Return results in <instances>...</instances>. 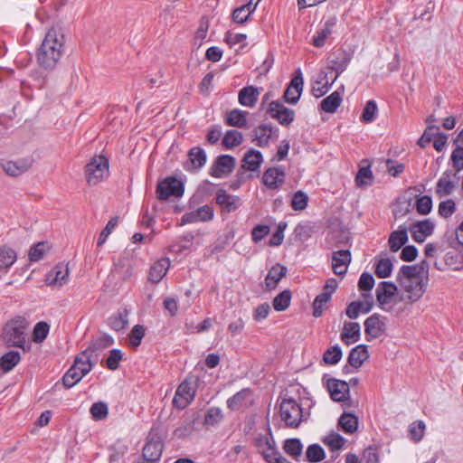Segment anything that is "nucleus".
<instances>
[{"label": "nucleus", "mask_w": 463, "mask_h": 463, "mask_svg": "<svg viewBox=\"0 0 463 463\" xmlns=\"http://www.w3.org/2000/svg\"><path fill=\"white\" fill-rule=\"evenodd\" d=\"M63 44V34L54 29L49 30L37 52L39 65L45 70L53 69L61 57Z\"/></svg>", "instance_id": "1"}, {"label": "nucleus", "mask_w": 463, "mask_h": 463, "mask_svg": "<svg viewBox=\"0 0 463 463\" xmlns=\"http://www.w3.org/2000/svg\"><path fill=\"white\" fill-rule=\"evenodd\" d=\"M29 322L24 317L17 316L9 320L4 326L2 340L8 347L24 350Z\"/></svg>", "instance_id": "2"}, {"label": "nucleus", "mask_w": 463, "mask_h": 463, "mask_svg": "<svg viewBox=\"0 0 463 463\" xmlns=\"http://www.w3.org/2000/svg\"><path fill=\"white\" fill-rule=\"evenodd\" d=\"M288 394V391L286 392L279 405L280 417L287 426L297 428L303 420L302 409L297 401Z\"/></svg>", "instance_id": "3"}, {"label": "nucleus", "mask_w": 463, "mask_h": 463, "mask_svg": "<svg viewBox=\"0 0 463 463\" xmlns=\"http://www.w3.org/2000/svg\"><path fill=\"white\" fill-rule=\"evenodd\" d=\"M196 392V381L192 378L185 379L175 391L173 405L178 410L185 409L194 401Z\"/></svg>", "instance_id": "4"}, {"label": "nucleus", "mask_w": 463, "mask_h": 463, "mask_svg": "<svg viewBox=\"0 0 463 463\" xmlns=\"http://www.w3.org/2000/svg\"><path fill=\"white\" fill-rule=\"evenodd\" d=\"M86 179L89 184L93 185L109 175V161L103 156H96L85 167Z\"/></svg>", "instance_id": "5"}, {"label": "nucleus", "mask_w": 463, "mask_h": 463, "mask_svg": "<svg viewBox=\"0 0 463 463\" xmlns=\"http://www.w3.org/2000/svg\"><path fill=\"white\" fill-rule=\"evenodd\" d=\"M33 159L31 157L17 158L15 160L0 161V167L10 177H18L29 171L33 166Z\"/></svg>", "instance_id": "6"}, {"label": "nucleus", "mask_w": 463, "mask_h": 463, "mask_svg": "<svg viewBox=\"0 0 463 463\" xmlns=\"http://www.w3.org/2000/svg\"><path fill=\"white\" fill-rule=\"evenodd\" d=\"M184 184L175 177H167L157 184L156 194L161 201L171 196L180 197L184 194Z\"/></svg>", "instance_id": "7"}, {"label": "nucleus", "mask_w": 463, "mask_h": 463, "mask_svg": "<svg viewBox=\"0 0 463 463\" xmlns=\"http://www.w3.org/2000/svg\"><path fill=\"white\" fill-rule=\"evenodd\" d=\"M163 450L164 443L159 436L147 438V440L143 447V459L141 461H146V463H158Z\"/></svg>", "instance_id": "8"}, {"label": "nucleus", "mask_w": 463, "mask_h": 463, "mask_svg": "<svg viewBox=\"0 0 463 463\" xmlns=\"http://www.w3.org/2000/svg\"><path fill=\"white\" fill-rule=\"evenodd\" d=\"M323 382L333 401L344 402L347 399L350 389L346 382L335 378H327L326 374L323 376Z\"/></svg>", "instance_id": "9"}, {"label": "nucleus", "mask_w": 463, "mask_h": 463, "mask_svg": "<svg viewBox=\"0 0 463 463\" xmlns=\"http://www.w3.org/2000/svg\"><path fill=\"white\" fill-rule=\"evenodd\" d=\"M351 59L352 55L343 49L335 51L328 57V69L335 72L334 80H335L339 75L346 70Z\"/></svg>", "instance_id": "10"}, {"label": "nucleus", "mask_w": 463, "mask_h": 463, "mask_svg": "<svg viewBox=\"0 0 463 463\" xmlns=\"http://www.w3.org/2000/svg\"><path fill=\"white\" fill-rule=\"evenodd\" d=\"M304 87V80L302 76V72L300 69H298L296 71V75L290 80L288 86L283 94V99L285 102L288 104H297L300 99V96L303 91Z\"/></svg>", "instance_id": "11"}, {"label": "nucleus", "mask_w": 463, "mask_h": 463, "mask_svg": "<svg viewBox=\"0 0 463 463\" xmlns=\"http://www.w3.org/2000/svg\"><path fill=\"white\" fill-rule=\"evenodd\" d=\"M458 174L451 169L446 170L436 184V194L439 197L448 196L456 189L458 181Z\"/></svg>", "instance_id": "12"}, {"label": "nucleus", "mask_w": 463, "mask_h": 463, "mask_svg": "<svg viewBox=\"0 0 463 463\" xmlns=\"http://www.w3.org/2000/svg\"><path fill=\"white\" fill-rule=\"evenodd\" d=\"M268 112L272 118L277 119L283 126H288L295 118L294 110L285 107L278 100L269 103Z\"/></svg>", "instance_id": "13"}, {"label": "nucleus", "mask_w": 463, "mask_h": 463, "mask_svg": "<svg viewBox=\"0 0 463 463\" xmlns=\"http://www.w3.org/2000/svg\"><path fill=\"white\" fill-rule=\"evenodd\" d=\"M235 166V158L230 155L217 156L213 164L210 175L216 178H222L230 175Z\"/></svg>", "instance_id": "14"}, {"label": "nucleus", "mask_w": 463, "mask_h": 463, "mask_svg": "<svg viewBox=\"0 0 463 463\" xmlns=\"http://www.w3.org/2000/svg\"><path fill=\"white\" fill-rule=\"evenodd\" d=\"M70 270L67 264L59 263L52 269L45 277V282L49 286L61 288L69 281Z\"/></svg>", "instance_id": "15"}, {"label": "nucleus", "mask_w": 463, "mask_h": 463, "mask_svg": "<svg viewBox=\"0 0 463 463\" xmlns=\"http://www.w3.org/2000/svg\"><path fill=\"white\" fill-rule=\"evenodd\" d=\"M400 285L405 293L402 298L411 303L417 302L426 290V284L423 282L422 279L407 282L403 281Z\"/></svg>", "instance_id": "16"}, {"label": "nucleus", "mask_w": 463, "mask_h": 463, "mask_svg": "<svg viewBox=\"0 0 463 463\" xmlns=\"http://www.w3.org/2000/svg\"><path fill=\"white\" fill-rule=\"evenodd\" d=\"M255 445L267 462H270L274 457L280 453L273 436H258L255 439Z\"/></svg>", "instance_id": "17"}, {"label": "nucleus", "mask_w": 463, "mask_h": 463, "mask_svg": "<svg viewBox=\"0 0 463 463\" xmlns=\"http://www.w3.org/2000/svg\"><path fill=\"white\" fill-rule=\"evenodd\" d=\"M435 224L430 219L412 222L408 228L413 240L417 242H423L425 239L431 235Z\"/></svg>", "instance_id": "18"}, {"label": "nucleus", "mask_w": 463, "mask_h": 463, "mask_svg": "<svg viewBox=\"0 0 463 463\" xmlns=\"http://www.w3.org/2000/svg\"><path fill=\"white\" fill-rule=\"evenodd\" d=\"M188 160L184 167L188 172H197L206 163L207 156L205 151L200 146L192 147L187 154Z\"/></svg>", "instance_id": "19"}, {"label": "nucleus", "mask_w": 463, "mask_h": 463, "mask_svg": "<svg viewBox=\"0 0 463 463\" xmlns=\"http://www.w3.org/2000/svg\"><path fill=\"white\" fill-rule=\"evenodd\" d=\"M364 331L368 341L372 338H378L385 331V322L380 315L373 314L364 321Z\"/></svg>", "instance_id": "20"}, {"label": "nucleus", "mask_w": 463, "mask_h": 463, "mask_svg": "<svg viewBox=\"0 0 463 463\" xmlns=\"http://www.w3.org/2000/svg\"><path fill=\"white\" fill-rule=\"evenodd\" d=\"M285 172L280 167L268 168L262 175V182L269 189H279L285 182Z\"/></svg>", "instance_id": "21"}, {"label": "nucleus", "mask_w": 463, "mask_h": 463, "mask_svg": "<svg viewBox=\"0 0 463 463\" xmlns=\"http://www.w3.org/2000/svg\"><path fill=\"white\" fill-rule=\"evenodd\" d=\"M213 217V208L209 205H203L197 210L186 213L182 216L181 223H193L196 222H208Z\"/></svg>", "instance_id": "22"}, {"label": "nucleus", "mask_w": 463, "mask_h": 463, "mask_svg": "<svg viewBox=\"0 0 463 463\" xmlns=\"http://www.w3.org/2000/svg\"><path fill=\"white\" fill-rule=\"evenodd\" d=\"M350 262L351 253L348 250H341L333 252L332 269L335 274L345 275Z\"/></svg>", "instance_id": "23"}, {"label": "nucleus", "mask_w": 463, "mask_h": 463, "mask_svg": "<svg viewBox=\"0 0 463 463\" xmlns=\"http://www.w3.org/2000/svg\"><path fill=\"white\" fill-rule=\"evenodd\" d=\"M251 391L242 389L227 400V406L232 411H239L247 408L251 403Z\"/></svg>", "instance_id": "24"}, {"label": "nucleus", "mask_w": 463, "mask_h": 463, "mask_svg": "<svg viewBox=\"0 0 463 463\" xmlns=\"http://www.w3.org/2000/svg\"><path fill=\"white\" fill-rule=\"evenodd\" d=\"M113 343L114 340L111 336L108 335H100L93 339L89 347L85 349V351L90 354V355L94 359V361L98 362L101 352L106 348L109 347L110 345H112Z\"/></svg>", "instance_id": "25"}, {"label": "nucleus", "mask_w": 463, "mask_h": 463, "mask_svg": "<svg viewBox=\"0 0 463 463\" xmlns=\"http://www.w3.org/2000/svg\"><path fill=\"white\" fill-rule=\"evenodd\" d=\"M262 88L247 86L242 88L238 94V100L241 106L253 108L260 94Z\"/></svg>", "instance_id": "26"}, {"label": "nucleus", "mask_w": 463, "mask_h": 463, "mask_svg": "<svg viewBox=\"0 0 463 463\" xmlns=\"http://www.w3.org/2000/svg\"><path fill=\"white\" fill-rule=\"evenodd\" d=\"M361 335V326L357 322H345L340 338L343 343L349 345L357 342Z\"/></svg>", "instance_id": "27"}, {"label": "nucleus", "mask_w": 463, "mask_h": 463, "mask_svg": "<svg viewBox=\"0 0 463 463\" xmlns=\"http://www.w3.org/2000/svg\"><path fill=\"white\" fill-rule=\"evenodd\" d=\"M287 271V268L279 263L272 266L265 278V288L267 290H272L276 288L278 283L281 280L282 278L286 276Z\"/></svg>", "instance_id": "28"}, {"label": "nucleus", "mask_w": 463, "mask_h": 463, "mask_svg": "<svg viewBox=\"0 0 463 463\" xmlns=\"http://www.w3.org/2000/svg\"><path fill=\"white\" fill-rule=\"evenodd\" d=\"M262 162V154L259 150L251 148L245 153L241 160V167L245 170L255 172L259 170Z\"/></svg>", "instance_id": "29"}, {"label": "nucleus", "mask_w": 463, "mask_h": 463, "mask_svg": "<svg viewBox=\"0 0 463 463\" xmlns=\"http://www.w3.org/2000/svg\"><path fill=\"white\" fill-rule=\"evenodd\" d=\"M239 201L238 196L229 194L225 190L220 189L216 193V203L228 213L234 212L238 208Z\"/></svg>", "instance_id": "30"}, {"label": "nucleus", "mask_w": 463, "mask_h": 463, "mask_svg": "<svg viewBox=\"0 0 463 463\" xmlns=\"http://www.w3.org/2000/svg\"><path fill=\"white\" fill-rule=\"evenodd\" d=\"M336 24V18L332 17L326 21L323 27L318 30L313 36L312 44L315 47H323L326 43V38L333 33V28Z\"/></svg>", "instance_id": "31"}, {"label": "nucleus", "mask_w": 463, "mask_h": 463, "mask_svg": "<svg viewBox=\"0 0 463 463\" xmlns=\"http://www.w3.org/2000/svg\"><path fill=\"white\" fill-rule=\"evenodd\" d=\"M408 231L407 226L401 225L390 234L388 243L392 252L398 251L408 241Z\"/></svg>", "instance_id": "32"}, {"label": "nucleus", "mask_w": 463, "mask_h": 463, "mask_svg": "<svg viewBox=\"0 0 463 463\" xmlns=\"http://www.w3.org/2000/svg\"><path fill=\"white\" fill-rule=\"evenodd\" d=\"M169 267L170 260L168 259H161L155 262L149 269V280L154 283H158L165 277Z\"/></svg>", "instance_id": "33"}, {"label": "nucleus", "mask_w": 463, "mask_h": 463, "mask_svg": "<svg viewBox=\"0 0 463 463\" xmlns=\"http://www.w3.org/2000/svg\"><path fill=\"white\" fill-rule=\"evenodd\" d=\"M396 291L397 288L394 284L388 281H383L378 285L375 290L376 299L380 305H385L389 303L390 298L394 296Z\"/></svg>", "instance_id": "34"}, {"label": "nucleus", "mask_w": 463, "mask_h": 463, "mask_svg": "<svg viewBox=\"0 0 463 463\" xmlns=\"http://www.w3.org/2000/svg\"><path fill=\"white\" fill-rule=\"evenodd\" d=\"M369 357L367 346L364 345H359L353 348L348 355V364L354 367L359 368L363 363Z\"/></svg>", "instance_id": "35"}, {"label": "nucleus", "mask_w": 463, "mask_h": 463, "mask_svg": "<svg viewBox=\"0 0 463 463\" xmlns=\"http://www.w3.org/2000/svg\"><path fill=\"white\" fill-rule=\"evenodd\" d=\"M247 111L234 109L229 111L225 117V123L231 127L246 128L247 127Z\"/></svg>", "instance_id": "36"}, {"label": "nucleus", "mask_w": 463, "mask_h": 463, "mask_svg": "<svg viewBox=\"0 0 463 463\" xmlns=\"http://www.w3.org/2000/svg\"><path fill=\"white\" fill-rule=\"evenodd\" d=\"M21 361V354L18 351H9L0 357V369L4 373L13 370Z\"/></svg>", "instance_id": "37"}, {"label": "nucleus", "mask_w": 463, "mask_h": 463, "mask_svg": "<svg viewBox=\"0 0 463 463\" xmlns=\"http://www.w3.org/2000/svg\"><path fill=\"white\" fill-rule=\"evenodd\" d=\"M334 79L331 82L327 80V75L325 72H321L317 79L315 80L313 86H312V94L316 98H320L323 95H325L329 89L331 88L332 84L335 82Z\"/></svg>", "instance_id": "38"}, {"label": "nucleus", "mask_w": 463, "mask_h": 463, "mask_svg": "<svg viewBox=\"0 0 463 463\" xmlns=\"http://www.w3.org/2000/svg\"><path fill=\"white\" fill-rule=\"evenodd\" d=\"M96 363L90 354L84 350L75 357L72 365L79 367V370L86 375L91 371Z\"/></svg>", "instance_id": "39"}, {"label": "nucleus", "mask_w": 463, "mask_h": 463, "mask_svg": "<svg viewBox=\"0 0 463 463\" xmlns=\"http://www.w3.org/2000/svg\"><path fill=\"white\" fill-rule=\"evenodd\" d=\"M273 128L269 125H260L254 130V138L258 146H266L269 145V140L271 137Z\"/></svg>", "instance_id": "40"}, {"label": "nucleus", "mask_w": 463, "mask_h": 463, "mask_svg": "<svg viewBox=\"0 0 463 463\" xmlns=\"http://www.w3.org/2000/svg\"><path fill=\"white\" fill-rule=\"evenodd\" d=\"M373 175L371 171L370 164L360 165L355 176V184L358 187L369 186L373 184Z\"/></svg>", "instance_id": "41"}, {"label": "nucleus", "mask_w": 463, "mask_h": 463, "mask_svg": "<svg viewBox=\"0 0 463 463\" xmlns=\"http://www.w3.org/2000/svg\"><path fill=\"white\" fill-rule=\"evenodd\" d=\"M341 102L342 97L340 93L338 91H334L321 101L320 108L326 113H334L341 105Z\"/></svg>", "instance_id": "42"}, {"label": "nucleus", "mask_w": 463, "mask_h": 463, "mask_svg": "<svg viewBox=\"0 0 463 463\" xmlns=\"http://www.w3.org/2000/svg\"><path fill=\"white\" fill-rule=\"evenodd\" d=\"M422 279L420 275V271L417 265L407 266L403 265L397 276L399 283L403 281H412Z\"/></svg>", "instance_id": "43"}, {"label": "nucleus", "mask_w": 463, "mask_h": 463, "mask_svg": "<svg viewBox=\"0 0 463 463\" xmlns=\"http://www.w3.org/2000/svg\"><path fill=\"white\" fill-rule=\"evenodd\" d=\"M83 376H85V374L79 370V367L71 365L61 379L62 384L66 388H71L77 384Z\"/></svg>", "instance_id": "44"}, {"label": "nucleus", "mask_w": 463, "mask_h": 463, "mask_svg": "<svg viewBox=\"0 0 463 463\" xmlns=\"http://www.w3.org/2000/svg\"><path fill=\"white\" fill-rule=\"evenodd\" d=\"M338 424L345 432L354 433L357 430L358 419L352 413H344L339 418Z\"/></svg>", "instance_id": "45"}, {"label": "nucleus", "mask_w": 463, "mask_h": 463, "mask_svg": "<svg viewBox=\"0 0 463 463\" xmlns=\"http://www.w3.org/2000/svg\"><path fill=\"white\" fill-rule=\"evenodd\" d=\"M128 311L127 309H123L116 315L110 317L109 318L108 324L112 329L116 331L122 330L128 323Z\"/></svg>", "instance_id": "46"}, {"label": "nucleus", "mask_w": 463, "mask_h": 463, "mask_svg": "<svg viewBox=\"0 0 463 463\" xmlns=\"http://www.w3.org/2000/svg\"><path fill=\"white\" fill-rule=\"evenodd\" d=\"M284 451L294 459L301 456L303 445L298 439H288L284 442Z\"/></svg>", "instance_id": "47"}, {"label": "nucleus", "mask_w": 463, "mask_h": 463, "mask_svg": "<svg viewBox=\"0 0 463 463\" xmlns=\"http://www.w3.org/2000/svg\"><path fill=\"white\" fill-rule=\"evenodd\" d=\"M243 141L242 134L235 129L228 130L223 138L222 145L227 148L231 149L232 147L240 146Z\"/></svg>", "instance_id": "48"}, {"label": "nucleus", "mask_w": 463, "mask_h": 463, "mask_svg": "<svg viewBox=\"0 0 463 463\" xmlns=\"http://www.w3.org/2000/svg\"><path fill=\"white\" fill-rule=\"evenodd\" d=\"M223 419L222 411L219 407H211L207 410L203 419V425L215 426L219 424Z\"/></svg>", "instance_id": "49"}, {"label": "nucleus", "mask_w": 463, "mask_h": 463, "mask_svg": "<svg viewBox=\"0 0 463 463\" xmlns=\"http://www.w3.org/2000/svg\"><path fill=\"white\" fill-rule=\"evenodd\" d=\"M375 274L380 279L388 278L392 274V262L388 258H382L375 262Z\"/></svg>", "instance_id": "50"}, {"label": "nucleus", "mask_w": 463, "mask_h": 463, "mask_svg": "<svg viewBox=\"0 0 463 463\" xmlns=\"http://www.w3.org/2000/svg\"><path fill=\"white\" fill-rule=\"evenodd\" d=\"M323 442L333 452H338L345 448L347 439L343 436H325Z\"/></svg>", "instance_id": "51"}, {"label": "nucleus", "mask_w": 463, "mask_h": 463, "mask_svg": "<svg viewBox=\"0 0 463 463\" xmlns=\"http://www.w3.org/2000/svg\"><path fill=\"white\" fill-rule=\"evenodd\" d=\"M16 260V254L10 248L0 249V270H7Z\"/></svg>", "instance_id": "52"}, {"label": "nucleus", "mask_w": 463, "mask_h": 463, "mask_svg": "<svg viewBox=\"0 0 463 463\" xmlns=\"http://www.w3.org/2000/svg\"><path fill=\"white\" fill-rule=\"evenodd\" d=\"M290 300L291 291L285 289L274 298L273 307L276 311H284L289 307Z\"/></svg>", "instance_id": "53"}, {"label": "nucleus", "mask_w": 463, "mask_h": 463, "mask_svg": "<svg viewBox=\"0 0 463 463\" xmlns=\"http://www.w3.org/2000/svg\"><path fill=\"white\" fill-rule=\"evenodd\" d=\"M306 456L308 462L317 463L322 461L326 458V453L320 445L312 444L307 447Z\"/></svg>", "instance_id": "54"}, {"label": "nucleus", "mask_w": 463, "mask_h": 463, "mask_svg": "<svg viewBox=\"0 0 463 463\" xmlns=\"http://www.w3.org/2000/svg\"><path fill=\"white\" fill-rule=\"evenodd\" d=\"M50 331V326L47 322L41 321L36 323L33 330V341L34 343H43Z\"/></svg>", "instance_id": "55"}, {"label": "nucleus", "mask_w": 463, "mask_h": 463, "mask_svg": "<svg viewBox=\"0 0 463 463\" xmlns=\"http://www.w3.org/2000/svg\"><path fill=\"white\" fill-rule=\"evenodd\" d=\"M343 353L339 345H335L328 349L323 354V360L330 365L336 364L342 358Z\"/></svg>", "instance_id": "56"}, {"label": "nucleus", "mask_w": 463, "mask_h": 463, "mask_svg": "<svg viewBox=\"0 0 463 463\" xmlns=\"http://www.w3.org/2000/svg\"><path fill=\"white\" fill-rule=\"evenodd\" d=\"M331 297L328 293H320L317 295L313 302V316L319 317L322 316L326 305L329 302Z\"/></svg>", "instance_id": "57"}, {"label": "nucleus", "mask_w": 463, "mask_h": 463, "mask_svg": "<svg viewBox=\"0 0 463 463\" xmlns=\"http://www.w3.org/2000/svg\"><path fill=\"white\" fill-rule=\"evenodd\" d=\"M461 254L454 250H449L444 255L445 264L451 267L455 270H459L463 268V261L461 260Z\"/></svg>", "instance_id": "58"}, {"label": "nucleus", "mask_w": 463, "mask_h": 463, "mask_svg": "<svg viewBox=\"0 0 463 463\" xmlns=\"http://www.w3.org/2000/svg\"><path fill=\"white\" fill-rule=\"evenodd\" d=\"M378 108L374 100H368L364 106L361 119L365 123L373 122L375 119Z\"/></svg>", "instance_id": "59"}, {"label": "nucleus", "mask_w": 463, "mask_h": 463, "mask_svg": "<svg viewBox=\"0 0 463 463\" xmlns=\"http://www.w3.org/2000/svg\"><path fill=\"white\" fill-rule=\"evenodd\" d=\"M452 163L451 169L454 173L458 174L463 170V147H455L450 156Z\"/></svg>", "instance_id": "60"}, {"label": "nucleus", "mask_w": 463, "mask_h": 463, "mask_svg": "<svg viewBox=\"0 0 463 463\" xmlns=\"http://www.w3.org/2000/svg\"><path fill=\"white\" fill-rule=\"evenodd\" d=\"M432 208V200L429 195L418 196L416 198V210L420 214H428Z\"/></svg>", "instance_id": "61"}, {"label": "nucleus", "mask_w": 463, "mask_h": 463, "mask_svg": "<svg viewBox=\"0 0 463 463\" xmlns=\"http://www.w3.org/2000/svg\"><path fill=\"white\" fill-rule=\"evenodd\" d=\"M145 336V328L141 325H136L129 334V344L133 348L140 345L143 337Z\"/></svg>", "instance_id": "62"}, {"label": "nucleus", "mask_w": 463, "mask_h": 463, "mask_svg": "<svg viewBox=\"0 0 463 463\" xmlns=\"http://www.w3.org/2000/svg\"><path fill=\"white\" fill-rule=\"evenodd\" d=\"M308 203V196L302 191H298L294 194L291 200V207L295 211L304 210Z\"/></svg>", "instance_id": "63"}, {"label": "nucleus", "mask_w": 463, "mask_h": 463, "mask_svg": "<svg viewBox=\"0 0 463 463\" xmlns=\"http://www.w3.org/2000/svg\"><path fill=\"white\" fill-rule=\"evenodd\" d=\"M439 128L436 125H430L424 130L421 137L418 141V145L421 147H425L435 137Z\"/></svg>", "instance_id": "64"}]
</instances>
